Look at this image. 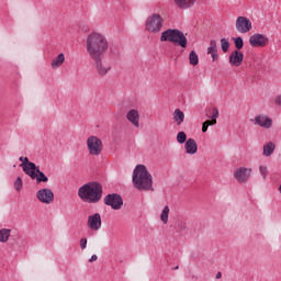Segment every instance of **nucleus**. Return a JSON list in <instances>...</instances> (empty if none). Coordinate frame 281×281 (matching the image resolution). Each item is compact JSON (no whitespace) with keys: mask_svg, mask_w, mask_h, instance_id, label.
I'll use <instances>...</instances> for the list:
<instances>
[{"mask_svg":"<svg viewBox=\"0 0 281 281\" xmlns=\"http://www.w3.org/2000/svg\"><path fill=\"white\" fill-rule=\"evenodd\" d=\"M37 183H47L49 181V178L45 176L44 172L41 171V169H36V177H35Z\"/></svg>","mask_w":281,"mask_h":281,"instance_id":"obj_24","label":"nucleus"},{"mask_svg":"<svg viewBox=\"0 0 281 281\" xmlns=\"http://www.w3.org/2000/svg\"><path fill=\"white\" fill-rule=\"evenodd\" d=\"M176 5L178 8H181L182 10H188V8H192L194 3H196V0H173Z\"/></svg>","mask_w":281,"mask_h":281,"instance_id":"obj_21","label":"nucleus"},{"mask_svg":"<svg viewBox=\"0 0 281 281\" xmlns=\"http://www.w3.org/2000/svg\"><path fill=\"white\" fill-rule=\"evenodd\" d=\"M65 65V54L60 53L58 56L52 59L50 67L52 69H60Z\"/></svg>","mask_w":281,"mask_h":281,"instance_id":"obj_19","label":"nucleus"},{"mask_svg":"<svg viewBox=\"0 0 281 281\" xmlns=\"http://www.w3.org/2000/svg\"><path fill=\"white\" fill-rule=\"evenodd\" d=\"M173 122L177 126H181L182 122L186 121V113L181 109H176L172 113Z\"/></svg>","mask_w":281,"mask_h":281,"instance_id":"obj_20","label":"nucleus"},{"mask_svg":"<svg viewBox=\"0 0 281 281\" xmlns=\"http://www.w3.org/2000/svg\"><path fill=\"white\" fill-rule=\"evenodd\" d=\"M25 175H29L31 179H36V170L40 168L36 167V164L34 162H27L26 165H20Z\"/></svg>","mask_w":281,"mask_h":281,"instance_id":"obj_17","label":"nucleus"},{"mask_svg":"<svg viewBox=\"0 0 281 281\" xmlns=\"http://www.w3.org/2000/svg\"><path fill=\"white\" fill-rule=\"evenodd\" d=\"M187 139H188V135H186V132H179L177 134L178 144H186Z\"/></svg>","mask_w":281,"mask_h":281,"instance_id":"obj_29","label":"nucleus"},{"mask_svg":"<svg viewBox=\"0 0 281 281\" xmlns=\"http://www.w3.org/2000/svg\"><path fill=\"white\" fill-rule=\"evenodd\" d=\"M80 247H81V249H87V238L80 239Z\"/></svg>","mask_w":281,"mask_h":281,"instance_id":"obj_36","label":"nucleus"},{"mask_svg":"<svg viewBox=\"0 0 281 281\" xmlns=\"http://www.w3.org/2000/svg\"><path fill=\"white\" fill-rule=\"evenodd\" d=\"M254 170L247 167H238L233 172V177L237 183H247L251 179Z\"/></svg>","mask_w":281,"mask_h":281,"instance_id":"obj_8","label":"nucleus"},{"mask_svg":"<svg viewBox=\"0 0 281 281\" xmlns=\"http://www.w3.org/2000/svg\"><path fill=\"white\" fill-rule=\"evenodd\" d=\"M254 124L261 128H271L273 126V120L266 114H259L252 120Z\"/></svg>","mask_w":281,"mask_h":281,"instance_id":"obj_14","label":"nucleus"},{"mask_svg":"<svg viewBox=\"0 0 281 281\" xmlns=\"http://www.w3.org/2000/svg\"><path fill=\"white\" fill-rule=\"evenodd\" d=\"M169 215H170V207L165 206L160 214V221L164 223V225H168V216Z\"/></svg>","mask_w":281,"mask_h":281,"instance_id":"obj_26","label":"nucleus"},{"mask_svg":"<svg viewBox=\"0 0 281 281\" xmlns=\"http://www.w3.org/2000/svg\"><path fill=\"white\" fill-rule=\"evenodd\" d=\"M104 203L105 205L112 206V210H122V205H124V201L122 200V196L115 193L108 194L104 198Z\"/></svg>","mask_w":281,"mask_h":281,"instance_id":"obj_13","label":"nucleus"},{"mask_svg":"<svg viewBox=\"0 0 281 281\" xmlns=\"http://www.w3.org/2000/svg\"><path fill=\"white\" fill-rule=\"evenodd\" d=\"M127 122H131L134 128H139V111L132 109L126 113Z\"/></svg>","mask_w":281,"mask_h":281,"instance_id":"obj_16","label":"nucleus"},{"mask_svg":"<svg viewBox=\"0 0 281 281\" xmlns=\"http://www.w3.org/2000/svg\"><path fill=\"white\" fill-rule=\"evenodd\" d=\"M184 150L187 155H196V151L199 150V145H196V140H194V138H189L184 143Z\"/></svg>","mask_w":281,"mask_h":281,"instance_id":"obj_18","label":"nucleus"},{"mask_svg":"<svg viewBox=\"0 0 281 281\" xmlns=\"http://www.w3.org/2000/svg\"><path fill=\"white\" fill-rule=\"evenodd\" d=\"M92 60L94 63V69L98 76H101V78H104V76H106L111 69H113L111 61L104 59V57H94Z\"/></svg>","mask_w":281,"mask_h":281,"instance_id":"obj_7","label":"nucleus"},{"mask_svg":"<svg viewBox=\"0 0 281 281\" xmlns=\"http://www.w3.org/2000/svg\"><path fill=\"white\" fill-rule=\"evenodd\" d=\"M221 47H222V52H224V54H227V52H229V40L222 38L221 40Z\"/></svg>","mask_w":281,"mask_h":281,"instance_id":"obj_28","label":"nucleus"},{"mask_svg":"<svg viewBox=\"0 0 281 281\" xmlns=\"http://www.w3.org/2000/svg\"><path fill=\"white\" fill-rule=\"evenodd\" d=\"M160 42L175 43L183 49L188 47V37H186V34H183V32L177 29H168L167 31H164L160 36Z\"/></svg>","mask_w":281,"mask_h":281,"instance_id":"obj_4","label":"nucleus"},{"mask_svg":"<svg viewBox=\"0 0 281 281\" xmlns=\"http://www.w3.org/2000/svg\"><path fill=\"white\" fill-rule=\"evenodd\" d=\"M14 188H15L16 192H21V190L23 189V179H21L20 177L16 178V180L14 182Z\"/></svg>","mask_w":281,"mask_h":281,"instance_id":"obj_31","label":"nucleus"},{"mask_svg":"<svg viewBox=\"0 0 281 281\" xmlns=\"http://www.w3.org/2000/svg\"><path fill=\"white\" fill-rule=\"evenodd\" d=\"M133 186L140 192H153V175L148 172V169L144 165H137L132 176Z\"/></svg>","mask_w":281,"mask_h":281,"instance_id":"obj_2","label":"nucleus"},{"mask_svg":"<svg viewBox=\"0 0 281 281\" xmlns=\"http://www.w3.org/2000/svg\"><path fill=\"white\" fill-rule=\"evenodd\" d=\"M87 227L91 232H100L102 229V215L100 213H94L88 216Z\"/></svg>","mask_w":281,"mask_h":281,"instance_id":"obj_11","label":"nucleus"},{"mask_svg":"<svg viewBox=\"0 0 281 281\" xmlns=\"http://www.w3.org/2000/svg\"><path fill=\"white\" fill-rule=\"evenodd\" d=\"M212 56V60L213 63H216V60H218V50L215 53H209Z\"/></svg>","mask_w":281,"mask_h":281,"instance_id":"obj_35","label":"nucleus"},{"mask_svg":"<svg viewBox=\"0 0 281 281\" xmlns=\"http://www.w3.org/2000/svg\"><path fill=\"white\" fill-rule=\"evenodd\" d=\"M276 150V144L274 143H267L266 145H263V156L265 157H271V155H273Z\"/></svg>","mask_w":281,"mask_h":281,"instance_id":"obj_22","label":"nucleus"},{"mask_svg":"<svg viewBox=\"0 0 281 281\" xmlns=\"http://www.w3.org/2000/svg\"><path fill=\"white\" fill-rule=\"evenodd\" d=\"M235 47L238 52H240V49H243V47H244L243 37L235 38Z\"/></svg>","mask_w":281,"mask_h":281,"instance_id":"obj_32","label":"nucleus"},{"mask_svg":"<svg viewBox=\"0 0 281 281\" xmlns=\"http://www.w3.org/2000/svg\"><path fill=\"white\" fill-rule=\"evenodd\" d=\"M215 52H218V48L216 47V41L212 40L210 42V46L207 47V54H212V53H215Z\"/></svg>","mask_w":281,"mask_h":281,"instance_id":"obj_30","label":"nucleus"},{"mask_svg":"<svg viewBox=\"0 0 281 281\" xmlns=\"http://www.w3.org/2000/svg\"><path fill=\"white\" fill-rule=\"evenodd\" d=\"M189 64L192 65L193 67H196L199 65V55L196 52L191 50L189 54Z\"/></svg>","mask_w":281,"mask_h":281,"instance_id":"obj_25","label":"nucleus"},{"mask_svg":"<svg viewBox=\"0 0 281 281\" xmlns=\"http://www.w3.org/2000/svg\"><path fill=\"white\" fill-rule=\"evenodd\" d=\"M95 260H98V256L92 255L91 258L89 259V262H95Z\"/></svg>","mask_w":281,"mask_h":281,"instance_id":"obj_39","label":"nucleus"},{"mask_svg":"<svg viewBox=\"0 0 281 281\" xmlns=\"http://www.w3.org/2000/svg\"><path fill=\"white\" fill-rule=\"evenodd\" d=\"M249 45L251 47H267L269 45V37L265 34L256 33L249 37Z\"/></svg>","mask_w":281,"mask_h":281,"instance_id":"obj_12","label":"nucleus"},{"mask_svg":"<svg viewBox=\"0 0 281 281\" xmlns=\"http://www.w3.org/2000/svg\"><path fill=\"white\" fill-rule=\"evenodd\" d=\"M235 27L239 34H247L254 29L251 20L246 16H238L235 21Z\"/></svg>","mask_w":281,"mask_h":281,"instance_id":"obj_9","label":"nucleus"},{"mask_svg":"<svg viewBox=\"0 0 281 281\" xmlns=\"http://www.w3.org/2000/svg\"><path fill=\"white\" fill-rule=\"evenodd\" d=\"M221 272H218L217 274H216V279L218 280L220 278H221Z\"/></svg>","mask_w":281,"mask_h":281,"instance_id":"obj_40","label":"nucleus"},{"mask_svg":"<svg viewBox=\"0 0 281 281\" xmlns=\"http://www.w3.org/2000/svg\"><path fill=\"white\" fill-rule=\"evenodd\" d=\"M87 149L89 155L92 157H100L102 155V150H104V144L102 139L98 136H89L86 140Z\"/></svg>","mask_w":281,"mask_h":281,"instance_id":"obj_6","label":"nucleus"},{"mask_svg":"<svg viewBox=\"0 0 281 281\" xmlns=\"http://www.w3.org/2000/svg\"><path fill=\"white\" fill-rule=\"evenodd\" d=\"M274 104H276L277 106H281V94H279V95H277V97L274 98Z\"/></svg>","mask_w":281,"mask_h":281,"instance_id":"obj_37","label":"nucleus"},{"mask_svg":"<svg viewBox=\"0 0 281 281\" xmlns=\"http://www.w3.org/2000/svg\"><path fill=\"white\" fill-rule=\"evenodd\" d=\"M216 124V120H207L202 124V133H207V128L210 126H214Z\"/></svg>","mask_w":281,"mask_h":281,"instance_id":"obj_27","label":"nucleus"},{"mask_svg":"<svg viewBox=\"0 0 281 281\" xmlns=\"http://www.w3.org/2000/svg\"><path fill=\"white\" fill-rule=\"evenodd\" d=\"M78 196L83 203H100L102 200V184L89 182L78 190Z\"/></svg>","mask_w":281,"mask_h":281,"instance_id":"obj_3","label":"nucleus"},{"mask_svg":"<svg viewBox=\"0 0 281 281\" xmlns=\"http://www.w3.org/2000/svg\"><path fill=\"white\" fill-rule=\"evenodd\" d=\"M20 161H22L21 166H26L30 162V159L27 157H20Z\"/></svg>","mask_w":281,"mask_h":281,"instance_id":"obj_34","label":"nucleus"},{"mask_svg":"<svg viewBox=\"0 0 281 281\" xmlns=\"http://www.w3.org/2000/svg\"><path fill=\"white\" fill-rule=\"evenodd\" d=\"M36 199L44 205H52L54 203V191L52 189H40L36 192Z\"/></svg>","mask_w":281,"mask_h":281,"instance_id":"obj_10","label":"nucleus"},{"mask_svg":"<svg viewBox=\"0 0 281 281\" xmlns=\"http://www.w3.org/2000/svg\"><path fill=\"white\" fill-rule=\"evenodd\" d=\"M217 117H218V109L214 108L213 109L212 120H216Z\"/></svg>","mask_w":281,"mask_h":281,"instance_id":"obj_38","label":"nucleus"},{"mask_svg":"<svg viewBox=\"0 0 281 281\" xmlns=\"http://www.w3.org/2000/svg\"><path fill=\"white\" fill-rule=\"evenodd\" d=\"M164 16L159 13H153L151 15L147 16L145 21V31L149 34H159L161 30H164Z\"/></svg>","mask_w":281,"mask_h":281,"instance_id":"obj_5","label":"nucleus"},{"mask_svg":"<svg viewBox=\"0 0 281 281\" xmlns=\"http://www.w3.org/2000/svg\"><path fill=\"white\" fill-rule=\"evenodd\" d=\"M182 229H186V224H182Z\"/></svg>","mask_w":281,"mask_h":281,"instance_id":"obj_41","label":"nucleus"},{"mask_svg":"<svg viewBox=\"0 0 281 281\" xmlns=\"http://www.w3.org/2000/svg\"><path fill=\"white\" fill-rule=\"evenodd\" d=\"M86 52L93 58H104L109 52V40L100 32H92L86 38Z\"/></svg>","mask_w":281,"mask_h":281,"instance_id":"obj_1","label":"nucleus"},{"mask_svg":"<svg viewBox=\"0 0 281 281\" xmlns=\"http://www.w3.org/2000/svg\"><path fill=\"white\" fill-rule=\"evenodd\" d=\"M245 59V55L240 50H234L231 53L228 57V63L232 67H240L243 65V60Z\"/></svg>","mask_w":281,"mask_h":281,"instance_id":"obj_15","label":"nucleus"},{"mask_svg":"<svg viewBox=\"0 0 281 281\" xmlns=\"http://www.w3.org/2000/svg\"><path fill=\"white\" fill-rule=\"evenodd\" d=\"M259 172L263 179H267V175H269V169L267 168V166L261 165L259 167Z\"/></svg>","mask_w":281,"mask_h":281,"instance_id":"obj_33","label":"nucleus"},{"mask_svg":"<svg viewBox=\"0 0 281 281\" xmlns=\"http://www.w3.org/2000/svg\"><path fill=\"white\" fill-rule=\"evenodd\" d=\"M10 234H12L10 228L0 229V243H8L10 240Z\"/></svg>","mask_w":281,"mask_h":281,"instance_id":"obj_23","label":"nucleus"}]
</instances>
